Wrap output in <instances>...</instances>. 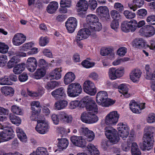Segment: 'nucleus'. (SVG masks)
<instances>
[{"instance_id": "e433bc0d", "label": "nucleus", "mask_w": 155, "mask_h": 155, "mask_svg": "<svg viewBox=\"0 0 155 155\" xmlns=\"http://www.w3.org/2000/svg\"><path fill=\"white\" fill-rule=\"evenodd\" d=\"M20 62V60L17 56H13L7 63V67L8 68H11Z\"/></svg>"}, {"instance_id": "f8f14e48", "label": "nucleus", "mask_w": 155, "mask_h": 155, "mask_svg": "<svg viewBox=\"0 0 155 155\" xmlns=\"http://www.w3.org/2000/svg\"><path fill=\"white\" fill-rule=\"evenodd\" d=\"M136 22L133 20L129 21H124L122 23L121 25V29L124 32H134L135 31Z\"/></svg>"}, {"instance_id": "a19ab883", "label": "nucleus", "mask_w": 155, "mask_h": 155, "mask_svg": "<svg viewBox=\"0 0 155 155\" xmlns=\"http://www.w3.org/2000/svg\"><path fill=\"white\" fill-rule=\"evenodd\" d=\"M9 119L11 122L16 125L18 126L21 124V120L19 117L12 114H10L9 115Z\"/></svg>"}, {"instance_id": "bf43d9fd", "label": "nucleus", "mask_w": 155, "mask_h": 155, "mask_svg": "<svg viewBox=\"0 0 155 155\" xmlns=\"http://www.w3.org/2000/svg\"><path fill=\"white\" fill-rule=\"evenodd\" d=\"M144 77L147 79L151 80L153 82L155 80V70L153 72H149L145 74Z\"/></svg>"}, {"instance_id": "1a4fd4ad", "label": "nucleus", "mask_w": 155, "mask_h": 155, "mask_svg": "<svg viewBox=\"0 0 155 155\" xmlns=\"http://www.w3.org/2000/svg\"><path fill=\"white\" fill-rule=\"evenodd\" d=\"M83 89L85 92L91 96L94 95L97 93V88L94 83L89 80L84 82Z\"/></svg>"}, {"instance_id": "864d4df0", "label": "nucleus", "mask_w": 155, "mask_h": 155, "mask_svg": "<svg viewBox=\"0 0 155 155\" xmlns=\"http://www.w3.org/2000/svg\"><path fill=\"white\" fill-rule=\"evenodd\" d=\"M36 155H49L46 149L43 147H39L36 150Z\"/></svg>"}, {"instance_id": "aec40b11", "label": "nucleus", "mask_w": 155, "mask_h": 155, "mask_svg": "<svg viewBox=\"0 0 155 155\" xmlns=\"http://www.w3.org/2000/svg\"><path fill=\"white\" fill-rule=\"evenodd\" d=\"M142 72L139 69H134L132 70L130 74V79L134 83H137L139 81Z\"/></svg>"}, {"instance_id": "dca6fc26", "label": "nucleus", "mask_w": 155, "mask_h": 155, "mask_svg": "<svg viewBox=\"0 0 155 155\" xmlns=\"http://www.w3.org/2000/svg\"><path fill=\"white\" fill-rule=\"evenodd\" d=\"M26 40V37L21 33L15 34L12 39V43L15 46H18L23 43Z\"/></svg>"}, {"instance_id": "a18cd8bd", "label": "nucleus", "mask_w": 155, "mask_h": 155, "mask_svg": "<svg viewBox=\"0 0 155 155\" xmlns=\"http://www.w3.org/2000/svg\"><path fill=\"white\" fill-rule=\"evenodd\" d=\"M44 93V89L41 87L38 90V92H34L28 90V94L29 95L32 97H38L41 96Z\"/></svg>"}, {"instance_id": "6ab92c4d", "label": "nucleus", "mask_w": 155, "mask_h": 155, "mask_svg": "<svg viewBox=\"0 0 155 155\" xmlns=\"http://www.w3.org/2000/svg\"><path fill=\"white\" fill-rule=\"evenodd\" d=\"M79 132L84 134L87 138V140L89 141H91L94 138L95 134L91 130H88L86 127H82L79 130Z\"/></svg>"}, {"instance_id": "0e129e2a", "label": "nucleus", "mask_w": 155, "mask_h": 155, "mask_svg": "<svg viewBox=\"0 0 155 155\" xmlns=\"http://www.w3.org/2000/svg\"><path fill=\"white\" fill-rule=\"evenodd\" d=\"M48 42V38L46 37H41L39 38V44L41 46H45Z\"/></svg>"}, {"instance_id": "393cba45", "label": "nucleus", "mask_w": 155, "mask_h": 155, "mask_svg": "<svg viewBox=\"0 0 155 155\" xmlns=\"http://www.w3.org/2000/svg\"><path fill=\"white\" fill-rule=\"evenodd\" d=\"M58 7V4L56 1H52L48 5L46 10L49 14H53L55 12Z\"/></svg>"}, {"instance_id": "7c9ffc66", "label": "nucleus", "mask_w": 155, "mask_h": 155, "mask_svg": "<svg viewBox=\"0 0 155 155\" xmlns=\"http://www.w3.org/2000/svg\"><path fill=\"white\" fill-rule=\"evenodd\" d=\"M134 46L137 48L141 49L146 48L147 44L145 41L142 38L136 39L134 41Z\"/></svg>"}, {"instance_id": "7ed1b4c3", "label": "nucleus", "mask_w": 155, "mask_h": 155, "mask_svg": "<svg viewBox=\"0 0 155 155\" xmlns=\"http://www.w3.org/2000/svg\"><path fill=\"white\" fill-rule=\"evenodd\" d=\"M82 91L81 85L77 83H72L68 85L67 93L68 96L70 97H75L80 94Z\"/></svg>"}, {"instance_id": "bb28decb", "label": "nucleus", "mask_w": 155, "mask_h": 155, "mask_svg": "<svg viewBox=\"0 0 155 155\" xmlns=\"http://www.w3.org/2000/svg\"><path fill=\"white\" fill-rule=\"evenodd\" d=\"M119 92L122 94L126 98L130 97V94L128 92V88L126 84H120L118 87Z\"/></svg>"}, {"instance_id": "09e8293b", "label": "nucleus", "mask_w": 155, "mask_h": 155, "mask_svg": "<svg viewBox=\"0 0 155 155\" xmlns=\"http://www.w3.org/2000/svg\"><path fill=\"white\" fill-rule=\"evenodd\" d=\"M90 114L88 111L87 112L83 113L81 116V120L84 122L86 123L89 124L91 122V121L90 120Z\"/></svg>"}, {"instance_id": "13d9d810", "label": "nucleus", "mask_w": 155, "mask_h": 155, "mask_svg": "<svg viewBox=\"0 0 155 155\" xmlns=\"http://www.w3.org/2000/svg\"><path fill=\"white\" fill-rule=\"evenodd\" d=\"M9 49L8 46L5 43L0 42V52L2 54L7 53Z\"/></svg>"}, {"instance_id": "6e6d98bb", "label": "nucleus", "mask_w": 155, "mask_h": 155, "mask_svg": "<svg viewBox=\"0 0 155 155\" xmlns=\"http://www.w3.org/2000/svg\"><path fill=\"white\" fill-rule=\"evenodd\" d=\"M95 64L94 62H91L87 60H85L81 63L82 66L87 68L93 67L94 65Z\"/></svg>"}, {"instance_id": "ddd939ff", "label": "nucleus", "mask_w": 155, "mask_h": 155, "mask_svg": "<svg viewBox=\"0 0 155 155\" xmlns=\"http://www.w3.org/2000/svg\"><path fill=\"white\" fill-rule=\"evenodd\" d=\"M105 130V135L110 142L114 144L119 140L120 138L116 136V131L115 130L113 129L108 130L107 128L106 127Z\"/></svg>"}, {"instance_id": "49530a36", "label": "nucleus", "mask_w": 155, "mask_h": 155, "mask_svg": "<svg viewBox=\"0 0 155 155\" xmlns=\"http://www.w3.org/2000/svg\"><path fill=\"white\" fill-rule=\"evenodd\" d=\"M12 83L10 81L8 76H5L0 78V84L2 85H11Z\"/></svg>"}, {"instance_id": "c85d7f7f", "label": "nucleus", "mask_w": 155, "mask_h": 155, "mask_svg": "<svg viewBox=\"0 0 155 155\" xmlns=\"http://www.w3.org/2000/svg\"><path fill=\"white\" fill-rule=\"evenodd\" d=\"M1 91L2 93L5 96H12L14 94V89L10 86H4L1 87Z\"/></svg>"}, {"instance_id": "a211bd4d", "label": "nucleus", "mask_w": 155, "mask_h": 155, "mask_svg": "<svg viewBox=\"0 0 155 155\" xmlns=\"http://www.w3.org/2000/svg\"><path fill=\"white\" fill-rule=\"evenodd\" d=\"M71 140L74 144L78 147H83L86 144L85 140L81 137L73 136L71 137Z\"/></svg>"}, {"instance_id": "c756f323", "label": "nucleus", "mask_w": 155, "mask_h": 155, "mask_svg": "<svg viewBox=\"0 0 155 155\" xmlns=\"http://www.w3.org/2000/svg\"><path fill=\"white\" fill-rule=\"evenodd\" d=\"M96 12L98 14H101L104 17L110 18L109 9L106 6L99 7L96 9Z\"/></svg>"}, {"instance_id": "680f3d73", "label": "nucleus", "mask_w": 155, "mask_h": 155, "mask_svg": "<svg viewBox=\"0 0 155 155\" xmlns=\"http://www.w3.org/2000/svg\"><path fill=\"white\" fill-rule=\"evenodd\" d=\"M127 48L125 47H122L118 49L117 51V54L119 56H124L127 52Z\"/></svg>"}, {"instance_id": "a878e982", "label": "nucleus", "mask_w": 155, "mask_h": 155, "mask_svg": "<svg viewBox=\"0 0 155 155\" xmlns=\"http://www.w3.org/2000/svg\"><path fill=\"white\" fill-rule=\"evenodd\" d=\"M135 140L134 138L132 137H130L127 142H124L121 145L122 149L124 151L127 152L130 150L131 145H132L133 142Z\"/></svg>"}, {"instance_id": "20e7f679", "label": "nucleus", "mask_w": 155, "mask_h": 155, "mask_svg": "<svg viewBox=\"0 0 155 155\" xmlns=\"http://www.w3.org/2000/svg\"><path fill=\"white\" fill-rule=\"evenodd\" d=\"M143 144L140 146L143 151L150 150L152 148L154 142L153 136L150 134H145L143 138Z\"/></svg>"}, {"instance_id": "6e6552de", "label": "nucleus", "mask_w": 155, "mask_h": 155, "mask_svg": "<svg viewBox=\"0 0 155 155\" xmlns=\"http://www.w3.org/2000/svg\"><path fill=\"white\" fill-rule=\"evenodd\" d=\"M120 114L117 111L110 112L105 117V123L107 125H115L118 122Z\"/></svg>"}, {"instance_id": "9b49d317", "label": "nucleus", "mask_w": 155, "mask_h": 155, "mask_svg": "<svg viewBox=\"0 0 155 155\" xmlns=\"http://www.w3.org/2000/svg\"><path fill=\"white\" fill-rule=\"evenodd\" d=\"M138 32L141 36L149 37L153 36L155 34V29L151 25H146L141 28Z\"/></svg>"}, {"instance_id": "3c124183", "label": "nucleus", "mask_w": 155, "mask_h": 155, "mask_svg": "<svg viewBox=\"0 0 155 155\" xmlns=\"http://www.w3.org/2000/svg\"><path fill=\"white\" fill-rule=\"evenodd\" d=\"M108 75L109 79L112 80H114L117 79L115 68H110L109 69Z\"/></svg>"}, {"instance_id": "9d476101", "label": "nucleus", "mask_w": 155, "mask_h": 155, "mask_svg": "<svg viewBox=\"0 0 155 155\" xmlns=\"http://www.w3.org/2000/svg\"><path fill=\"white\" fill-rule=\"evenodd\" d=\"M118 135L123 140H125L129 134L130 129L126 124L120 123L117 125Z\"/></svg>"}, {"instance_id": "052dcab7", "label": "nucleus", "mask_w": 155, "mask_h": 155, "mask_svg": "<svg viewBox=\"0 0 155 155\" xmlns=\"http://www.w3.org/2000/svg\"><path fill=\"white\" fill-rule=\"evenodd\" d=\"M112 49L110 48H104L100 51V54L103 56H105L108 55L112 51Z\"/></svg>"}, {"instance_id": "f704fd0d", "label": "nucleus", "mask_w": 155, "mask_h": 155, "mask_svg": "<svg viewBox=\"0 0 155 155\" xmlns=\"http://www.w3.org/2000/svg\"><path fill=\"white\" fill-rule=\"evenodd\" d=\"M16 133L18 137L21 142H26L27 141V137L22 129L19 127L16 128Z\"/></svg>"}, {"instance_id": "5fc2aeb1", "label": "nucleus", "mask_w": 155, "mask_h": 155, "mask_svg": "<svg viewBox=\"0 0 155 155\" xmlns=\"http://www.w3.org/2000/svg\"><path fill=\"white\" fill-rule=\"evenodd\" d=\"M123 14L127 19H132L134 18L136 16L135 13L128 10H126L123 12Z\"/></svg>"}, {"instance_id": "58836bf2", "label": "nucleus", "mask_w": 155, "mask_h": 155, "mask_svg": "<svg viewBox=\"0 0 155 155\" xmlns=\"http://www.w3.org/2000/svg\"><path fill=\"white\" fill-rule=\"evenodd\" d=\"M108 97V94L105 91H100L98 92L96 95V100L97 103L101 101L106 98Z\"/></svg>"}, {"instance_id": "37998d69", "label": "nucleus", "mask_w": 155, "mask_h": 155, "mask_svg": "<svg viewBox=\"0 0 155 155\" xmlns=\"http://www.w3.org/2000/svg\"><path fill=\"white\" fill-rule=\"evenodd\" d=\"M59 83L56 81H50L48 82L45 86V88L48 91L53 89L59 85Z\"/></svg>"}, {"instance_id": "338daca9", "label": "nucleus", "mask_w": 155, "mask_h": 155, "mask_svg": "<svg viewBox=\"0 0 155 155\" xmlns=\"http://www.w3.org/2000/svg\"><path fill=\"white\" fill-rule=\"evenodd\" d=\"M111 17L114 19H118L120 17V15L118 12L115 10H111L110 12Z\"/></svg>"}, {"instance_id": "f03ea898", "label": "nucleus", "mask_w": 155, "mask_h": 155, "mask_svg": "<svg viewBox=\"0 0 155 155\" xmlns=\"http://www.w3.org/2000/svg\"><path fill=\"white\" fill-rule=\"evenodd\" d=\"M86 23L84 26L92 29V31H98L102 28L101 24L98 22L97 17L95 15L91 14L87 15L86 18Z\"/></svg>"}, {"instance_id": "8fccbe9b", "label": "nucleus", "mask_w": 155, "mask_h": 155, "mask_svg": "<svg viewBox=\"0 0 155 155\" xmlns=\"http://www.w3.org/2000/svg\"><path fill=\"white\" fill-rule=\"evenodd\" d=\"M8 110L0 106V121H3L6 120L5 116H2L7 115L8 113Z\"/></svg>"}, {"instance_id": "cd10ccee", "label": "nucleus", "mask_w": 155, "mask_h": 155, "mask_svg": "<svg viewBox=\"0 0 155 155\" xmlns=\"http://www.w3.org/2000/svg\"><path fill=\"white\" fill-rule=\"evenodd\" d=\"M62 71V70L61 68H56L50 74V77L53 79L58 80L61 77V72Z\"/></svg>"}, {"instance_id": "f3484780", "label": "nucleus", "mask_w": 155, "mask_h": 155, "mask_svg": "<svg viewBox=\"0 0 155 155\" xmlns=\"http://www.w3.org/2000/svg\"><path fill=\"white\" fill-rule=\"evenodd\" d=\"M26 63L27 69L31 72H34L37 68L38 62L35 57H30L28 58Z\"/></svg>"}, {"instance_id": "e2e57ef3", "label": "nucleus", "mask_w": 155, "mask_h": 155, "mask_svg": "<svg viewBox=\"0 0 155 155\" xmlns=\"http://www.w3.org/2000/svg\"><path fill=\"white\" fill-rule=\"evenodd\" d=\"M8 60L7 56L5 55H0V64L2 67L4 66L6 64Z\"/></svg>"}, {"instance_id": "b1692460", "label": "nucleus", "mask_w": 155, "mask_h": 155, "mask_svg": "<svg viewBox=\"0 0 155 155\" xmlns=\"http://www.w3.org/2000/svg\"><path fill=\"white\" fill-rule=\"evenodd\" d=\"M75 76L74 73L68 72L65 74L64 77V84L68 85L72 82L75 79Z\"/></svg>"}, {"instance_id": "2f4dec72", "label": "nucleus", "mask_w": 155, "mask_h": 155, "mask_svg": "<svg viewBox=\"0 0 155 155\" xmlns=\"http://www.w3.org/2000/svg\"><path fill=\"white\" fill-rule=\"evenodd\" d=\"M87 2L85 0H80L77 4V12L87 10Z\"/></svg>"}, {"instance_id": "ea45409f", "label": "nucleus", "mask_w": 155, "mask_h": 155, "mask_svg": "<svg viewBox=\"0 0 155 155\" xmlns=\"http://www.w3.org/2000/svg\"><path fill=\"white\" fill-rule=\"evenodd\" d=\"M11 111L17 115H22L24 114V110L20 107L16 105L12 106L11 108Z\"/></svg>"}, {"instance_id": "4468645a", "label": "nucleus", "mask_w": 155, "mask_h": 155, "mask_svg": "<svg viewBox=\"0 0 155 155\" xmlns=\"http://www.w3.org/2000/svg\"><path fill=\"white\" fill-rule=\"evenodd\" d=\"M129 106L133 112L138 114L141 113V110L144 108L145 103L140 104L133 100L130 102Z\"/></svg>"}, {"instance_id": "423d86ee", "label": "nucleus", "mask_w": 155, "mask_h": 155, "mask_svg": "<svg viewBox=\"0 0 155 155\" xmlns=\"http://www.w3.org/2000/svg\"><path fill=\"white\" fill-rule=\"evenodd\" d=\"M3 130L0 134V140L1 141L5 142L13 138L15 136L12 129L9 126L3 128Z\"/></svg>"}, {"instance_id": "603ef678", "label": "nucleus", "mask_w": 155, "mask_h": 155, "mask_svg": "<svg viewBox=\"0 0 155 155\" xmlns=\"http://www.w3.org/2000/svg\"><path fill=\"white\" fill-rule=\"evenodd\" d=\"M130 60V58L128 57H124L122 58H118L114 61L113 62L112 64L114 66H116L123 62L128 61Z\"/></svg>"}, {"instance_id": "412c9836", "label": "nucleus", "mask_w": 155, "mask_h": 155, "mask_svg": "<svg viewBox=\"0 0 155 155\" xmlns=\"http://www.w3.org/2000/svg\"><path fill=\"white\" fill-rule=\"evenodd\" d=\"M52 96L56 99L66 96L65 91L63 87H60L53 91L51 93Z\"/></svg>"}, {"instance_id": "5701e85b", "label": "nucleus", "mask_w": 155, "mask_h": 155, "mask_svg": "<svg viewBox=\"0 0 155 155\" xmlns=\"http://www.w3.org/2000/svg\"><path fill=\"white\" fill-rule=\"evenodd\" d=\"M68 104V101L64 100L57 101L54 104V109L56 110L63 109L67 106Z\"/></svg>"}, {"instance_id": "79ce46f5", "label": "nucleus", "mask_w": 155, "mask_h": 155, "mask_svg": "<svg viewBox=\"0 0 155 155\" xmlns=\"http://www.w3.org/2000/svg\"><path fill=\"white\" fill-rule=\"evenodd\" d=\"M132 155H140L141 152L138 148L137 143L135 142H133L132 143L131 149Z\"/></svg>"}, {"instance_id": "39448f33", "label": "nucleus", "mask_w": 155, "mask_h": 155, "mask_svg": "<svg viewBox=\"0 0 155 155\" xmlns=\"http://www.w3.org/2000/svg\"><path fill=\"white\" fill-rule=\"evenodd\" d=\"M96 31H92L90 28L85 27L79 30L76 36V39L77 41L86 39L90 35L94 37V32Z\"/></svg>"}, {"instance_id": "de8ad7c7", "label": "nucleus", "mask_w": 155, "mask_h": 155, "mask_svg": "<svg viewBox=\"0 0 155 155\" xmlns=\"http://www.w3.org/2000/svg\"><path fill=\"white\" fill-rule=\"evenodd\" d=\"M56 129L58 132L59 134L60 135V136L61 137L66 136L68 133H69L70 132L69 129L66 130L62 127H58Z\"/></svg>"}, {"instance_id": "69168bd1", "label": "nucleus", "mask_w": 155, "mask_h": 155, "mask_svg": "<svg viewBox=\"0 0 155 155\" xmlns=\"http://www.w3.org/2000/svg\"><path fill=\"white\" fill-rule=\"evenodd\" d=\"M145 134H148L152 135L153 134H155V127L152 126H147L144 128Z\"/></svg>"}, {"instance_id": "f257e3e1", "label": "nucleus", "mask_w": 155, "mask_h": 155, "mask_svg": "<svg viewBox=\"0 0 155 155\" xmlns=\"http://www.w3.org/2000/svg\"><path fill=\"white\" fill-rule=\"evenodd\" d=\"M81 104L85 106L86 110L90 113V120L92 122L89 124L96 122L98 119L95 114L98 112V108L95 101L88 96H86L84 97L81 100Z\"/></svg>"}, {"instance_id": "4be33fe9", "label": "nucleus", "mask_w": 155, "mask_h": 155, "mask_svg": "<svg viewBox=\"0 0 155 155\" xmlns=\"http://www.w3.org/2000/svg\"><path fill=\"white\" fill-rule=\"evenodd\" d=\"M144 3V0H133L132 3L128 4V6L131 10L134 12L138 8H140L142 7Z\"/></svg>"}, {"instance_id": "2eb2a0df", "label": "nucleus", "mask_w": 155, "mask_h": 155, "mask_svg": "<svg viewBox=\"0 0 155 155\" xmlns=\"http://www.w3.org/2000/svg\"><path fill=\"white\" fill-rule=\"evenodd\" d=\"M77 20L75 18L70 17L68 18L65 23L68 31L70 33L73 32L77 27Z\"/></svg>"}, {"instance_id": "0eeeda50", "label": "nucleus", "mask_w": 155, "mask_h": 155, "mask_svg": "<svg viewBox=\"0 0 155 155\" xmlns=\"http://www.w3.org/2000/svg\"><path fill=\"white\" fill-rule=\"evenodd\" d=\"M50 126L48 121L46 120H38L35 129L39 134H44L49 131Z\"/></svg>"}, {"instance_id": "72a5a7b5", "label": "nucleus", "mask_w": 155, "mask_h": 155, "mask_svg": "<svg viewBox=\"0 0 155 155\" xmlns=\"http://www.w3.org/2000/svg\"><path fill=\"white\" fill-rule=\"evenodd\" d=\"M100 102L97 103L102 107H108L110 106H111L115 103L114 100H112L111 99L107 97L101 101H99Z\"/></svg>"}, {"instance_id": "473e14b6", "label": "nucleus", "mask_w": 155, "mask_h": 155, "mask_svg": "<svg viewBox=\"0 0 155 155\" xmlns=\"http://www.w3.org/2000/svg\"><path fill=\"white\" fill-rule=\"evenodd\" d=\"M58 147L59 149L63 150L66 149L68 147L69 142L66 138H58Z\"/></svg>"}, {"instance_id": "4d7b16f0", "label": "nucleus", "mask_w": 155, "mask_h": 155, "mask_svg": "<svg viewBox=\"0 0 155 155\" xmlns=\"http://www.w3.org/2000/svg\"><path fill=\"white\" fill-rule=\"evenodd\" d=\"M115 71L117 79L122 77L124 74V68L123 67H120L117 69L115 68Z\"/></svg>"}, {"instance_id": "c9c22d12", "label": "nucleus", "mask_w": 155, "mask_h": 155, "mask_svg": "<svg viewBox=\"0 0 155 155\" xmlns=\"http://www.w3.org/2000/svg\"><path fill=\"white\" fill-rule=\"evenodd\" d=\"M46 73L45 68H38L34 74V77L37 79H39L45 76Z\"/></svg>"}, {"instance_id": "c03bdc74", "label": "nucleus", "mask_w": 155, "mask_h": 155, "mask_svg": "<svg viewBox=\"0 0 155 155\" xmlns=\"http://www.w3.org/2000/svg\"><path fill=\"white\" fill-rule=\"evenodd\" d=\"M31 109L33 111H37L40 112L41 107L40 103L38 101H33L31 103Z\"/></svg>"}, {"instance_id": "4c0bfd02", "label": "nucleus", "mask_w": 155, "mask_h": 155, "mask_svg": "<svg viewBox=\"0 0 155 155\" xmlns=\"http://www.w3.org/2000/svg\"><path fill=\"white\" fill-rule=\"evenodd\" d=\"M25 69V64L21 63L17 65L13 68L14 73L17 74H20Z\"/></svg>"}, {"instance_id": "774afa93", "label": "nucleus", "mask_w": 155, "mask_h": 155, "mask_svg": "<svg viewBox=\"0 0 155 155\" xmlns=\"http://www.w3.org/2000/svg\"><path fill=\"white\" fill-rule=\"evenodd\" d=\"M147 122L149 124L153 123L155 122V114L151 113L149 114L147 118Z\"/></svg>"}]
</instances>
